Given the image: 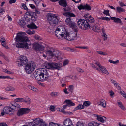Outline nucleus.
I'll return each instance as SVG.
<instances>
[{"instance_id": "1", "label": "nucleus", "mask_w": 126, "mask_h": 126, "mask_svg": "<svg viewBox=\"0 0 126 126\" xmlns=\"http://www.w3.org/2000/svg\"><path fill=\"white\" fill-rule=\"evenodd\" d=\"M25 33L24 32H22L17 34V36L15 38V40L18 42L16 45L17 47L28 49L29 44L27 42H29V41L27 37L22 35Z\"/></svg>"}, {"instance_id": "2", "label": "nucleus", "mask_w": 126, "mask_h": 126, "mask_svg": "<svg viewBox=\"0 0 126 126\" xmlns=\"http://www.w3.org/2000/svg\"><path fill=\"white\" fill-rule=\"evenodd\" d=\"M34 76L36 80L42 81L46 80L49 77L47 70L44 68H40L36 70L34 73Z\"/></svg>"}, {"instance_id": "3", "label": "nucleus", "mask_w": 126, "mask_h": 126, "mask_svg": "<svg viewBox=\"0 0 126 126\" xmlns=\"http://www.w3.org/2000/svg\"><path fill=\"white\" fill-rule=\"evenodd\" d=\"M67 32L66 29L63 26L58 27L55 32V34L58 38L63 39V37Z\"/></svg>"}, {"instance_id": "4", "label": "nucleus", "mask_w": 126, "mask_h": 126, "mask_svg": "<svg viewBox=\"0 0 126 126\" xmlns=\"http://www.w3.org/2000/svg\"><path fill=\"white\" fill-rule=\"evenodd\" d=\"M47 18L49 23L52 26H55L56 25L59 21L57 17L52 14H48Z\"/></svg>"}, {"instance_id": "5", "label": "nucleus", "mask_w": 126, "mask_h": 126, "mask_svg": "<svg viewBox=\"0 0 126 126\" xmlns=\"http://www.w3.org/2000/svg\"><path fill=\"white\" fill-rule=\"evenodd\" d=\"M35 67V64L33 61L29 62L25 66V71L27 73L31 74L34 70Z\"/></svg>"}, {"instance_id": "6", "label": "nucleus", "mask_w": 126, "mask_h": 126, "mask_svg": "<svg viewBox=\"0 0 126 126\" xmlns=\"http://www.w3.org/2000/svg\"><path fill=\"white\" fill-rule=\"evenodd\" d=\"M65 22L66 24L71 28L73 30L76 32L78 31V28L74 22L73 19L71 17L67 18Z\"/></svg>"}, {"instance_id": "7", "label": "nucleus", "mask_w": 126, "mask_h": 126, "mask_svg": "<svg viewBox=\"0 0 126 126\" xmlns=\"http://www.w3.org/2000/svg\"><path fill=\"white\" fill-rule=\"evenodd\" d=\"M78 25L81 29L85 30L90 27V25L87 20L84 19H79L77 22Z\"/></svg>"}, {"instance_id": "8", "label": "nucleus", "mask_w": 126, "mask_h": 126, "mask_svg": "<svg viewBox=\"0 0 126 126\" xmlns=\"http://www.w3.org/2000/svg\"><path fill=\"white\" fill-rule=\"evenodd\" d=\"M28 60L26 57L21 56L20 58L18 60L16 63L18 66H21L27 64L28 63Z\"/></svg>"}, {"instance_id": "9", "label": "nucleus", "mask_w": 126, "mask_h": 126, "mask_svg": "<svg viewBox=\"0 0 126 126\" xmlns=\"http://www.w3.org/2000/svg\"><path fill=\"white\" fill-rule=\"evenodd\" d=\"M94 63L100 68L99 69V70L98 71L107 75L109 74V73L107 69L104 67L101 66L99 62L95 61Z\"/></svg>"}, {"instance_id": "10", "label": "nucleus", "mask_w": 126, "mask_h": 126, "mask_svg": "<svg viewBox=\"0 0 126 126\" xmlns=\"http://www.w3.org/2000/svg\"><path fill=\"white\" fill-rule=\"evenodd\" d=\"M30 109L28 108H21L19 109L17 113V115L19 116H21L29 112Z\"/></svg>"}, {"instance_id": "11", "label": "nucleus", "mask_w": 126, "mask_h": 126, "mask_svg": "<svg viewBox=\"0 0 126 126\" xmlns=\"http://www.w3.org/2000/svg\"><path fill=\"white\" fill-rule=\"evenodd\" d=\"M33 48L36 52H39L44 50V47L41 44L35 43L33 44Z\"/></svg>"}, {"instance_id": "12", "label": "nucleus", "mask_w": 126, "mask_h": 126, "mask_svg": "<svg viewBox=\"0 0 126 126\" xmlns=\"http://www.w3.org/2000/svg\"><path fill=\"white\" fill-rule=\"evenodd\" d=\"M12 111L11 107L6 106L4 108L1 110V115L3 116L5 113L7 114H8L10 112H12Z\"/></svg>"}, {"instance_id": "13", "label": "nucleus", "mask_w": 126, "mask_h": 126, "mask_svg": "<svg viewBox=\"0 0 126 126\" xmlns=\"http://www.w3.org/2000/svg\"><path fill=\"white\" fill-rule=\"evenodd\" d=\"M53 63H50L48 62H45L43 64V66L48 69L53 70Z\"/></svg>"}, {"instance_id": "14", "label": "nucleus", "mask_w": 126, "mask_h": 126, "mask_svg": "<svg viewBox=\"0 0 126 126\" xmlns=\"http://www.w3.org/2000/svg\"><path fill=\"white\" fill-rule=\"evenodd\" d=\"M78 8L80 10L81 9H86L89 11L91 9L90 6L87 4L84 5H83L82 4H80V5L78 6Z\"/></svg>"}, {"instance_id": "15", "label": "nucleus", "mask_w": 126, "mask_h": 126, "mask_svg": "<svg viewBox=\"0 0 126 126\" xmlns=\"http://www.w3.org/2000/svg\"><path fill=\"white\" fill-rule=\"evenodd\" d=\"M84 16L86 18H88V19L87 22L89 25H90V27H88L90 28V23H93L94 21V18L91 17V16L89 15L88 14L86 15H85Z\"/></svg>"}, {"instance_id": "16", "label": "nucleus", "mask_w": 126, "mask_h": 126, "mask_svg": "<svg viewBox=\"0 0 126 126\" xmlns=\"http://www.w3.org/2000/svg\"><path fill=\"white\" fill-rule=\"evenodd\" d=\"M90 27L92 28V30L93 31L95 32H98L100 29V26L98 24H96L92 26H91Z\"/></svg>"}, {"instance_id": "17", "label": "nucleus", "mask_w": 126, "mask_h": 126, "mask_svg": "<svg viewBox=\"0 0 126 126\" xmlns=\"http://www.w3.org/2000/svg\"><path fill=\"white\" fill-rule=\"evenodd\" d=\"M96 117H97L96 119L98 121H100L102 123L104 122L107 119V118L105 117L102 116L100 115H96Z\"/></svg>"}, {"instance_id": "18", "label": "nucleus", "mask_w": 126, "mask_h": 126, "mask_svg": "<svg viewBox=\"0 0 126 126\" xmlns=\"http://www.w3.org/2000/svg\"><path fill=\"white\" fill-rule=\"evenodd\" d=\"M97 104L99 106H102L104 108L106 107V103L105 101L103 99L100 100L97 103Z\"/></svg>"}, {"instance_id": "19", "label": "nucleus", "mask_w": 126, "mask_h": 126, "mask_svg": "<svg viewBox=\"0 0 126 126\" xmlns=\"http://www.w3.org/2000/svg\"><path fill=\"white\" fill-rule=\"evenodd\" d=\"M53 70L57 69L59 70L62 66V64L60 63H53Z\"/></svg>"}, {"instance_id": "20", "label": "nucleus", "mask_w": 126, "mask_h": 126, "mask_svg": "<svg viewBox=\"0 0 126 126\" xmlns=\"http://www.w3.org/2000/svg\"><path fill=\"white\" fill-rule=\"evenodd\" d=\"M74 32H72L71 33H70V36L71 37V40L76 39H77V32H76L74 30Z\"/></svg>"}, {"instance_id": "21", "label": "nucleus", "mask_w": 126, "mask_h": 126, "mask_svg": "<svg viewBox=\"0 0 126 126\" xmlns=\"http://www.w3.org/2000/svg\"><path fill=\"white\" fill-rule=\"evenodd\" d=\"M110 19L111 20H113V22L116 23H119L122 24V22L121 20L118 18L115 17H111Z\"/></svg>"}, {"instance_id": "22", "label": "nucleus", "mask_w": 126, "mask_h": 126, "mask_svg": "<svg viewBox=\"0 0 126 126\" xmlns=\"http://www.w3.org/2000/svg\"><path fill=\"white\" fill-rule=\"evenodd\" d=\"M58 2L60 5L63 7H66L67 5L66 0H60Z\"/></svg>"}, {"instance_id": "23", "label": "nucleus", "mask_w": 126, "mask_h": 126, "mask_svg": "<svg viewBox=\"0 0 126 126\" xmlns=\"http://www.w3.org/2000/svg\"><path fill=\"white\" fill-rule=\"evenodd\" d=\"M63 15L66 17H75V15L73 13L70 12H66L63 13Z\"/></svg>"}, {"instance_id": "24", "label": "nucleus", "mask_w": 126, "mask_h": 126, "mask_svg": "<svg viewBox=\"0 0 126 126\" xmlns=\"http://www.w3.org/2000/svg\"><path fill=\"white\" fill-rule=\"evenodd\" d=\"M27 26L28 28L32 29H36L37 28V27L33 23L28 24L27 25Z\"/></svg>"}, {"instance_id": "25", "label": "nucleus", "mask_w": 126, "mask_h": 126, "mask_svg": "<svg viewBox=\"0 0 126 126\" xmlns=\"http://www.w3.org/2000/svg\"><path fill=\"white\" fill-rule=\"evenodd\" d=\"M64 103L67 104L68 106H74L75 104L73 103L72 101L69 100H66L64 101Z\"/></svg>"}, {"instance_id": "26", "label": "nucleus", "mask_w": 126, "mask_h": 126, "mask_svg": "<svg viewBox=\"0 0 126 126\" xmlns=\"http://www.w3.org/2000/svg\"><path fill=\"white\" fill-rule=\"evenodd\" d=\"M101 125V123L99 124L95 122H92L88 124V126H99V125Z\"/></svg>"}, {"instance_id": "27", "label": "nucleus", "mask_w": 126, "mask_h": 126, "mask_svg": "<svg viewBox=\"0 0 126 126\" xmlns=\"http://www.w3.org/2000/svg\"><path fill=\"white\" fill-rule=\"evenodd\" d=\"M53 50H49L46 51V53L48 55L51 56V57L54 56L53 53Z\"/></svg>"}, {"instance_id": "28", "label": "nucleus", "mask_w": 126, "mask_h": 126, "mask_svg": "<svg viewBox=\"0 0 126 126\" xmlns=\"http://www.w3.org/2000/svg\"><path fill=\"white\" fill-rule=\"evenodd\" d=\"M65 35H64V37H63V39H65L71 41L70 33H69L67 32Z\"/></svg>"}, {"instance_id": "29", "label": "nucleus", "mask_w": 126, "mask_h": 126, "mask_svg": "<svg viewBox=\"0 0 126 126\" xmlns=\"http://www.w3.org/2000/svg\"><path fill=\"white\" fill-rule=\"evenodd\" d=\"M84 108V106L83 105L79 104L78 105L77 107L75 108L74 110V111H76L78 110L79 109H83Z\"/></svg>"}, {"instance_id": "30", "label": "nucleus", "mask_w": 126, "mask_h": 126, "mask_svg": "<svg viewBox=\"0 0 126 126\" xmlns=\"http://www.w3.org/2000/svg\"><path fill=\"white\" fill-rule=\"evenodd\" d=\"M16 103L14 102L12 103L10 105V106L12 110H16Z\"/></svg>"}, {"instance_id": "31", "label": "nucleus", "mask_w": 126, "mask_h": 126, "mask_svg": "<svg viewBox=\"0 0 126 126\" xmlns=\"http://www.w3.org/2000/svg\"><path fill=\"white\" fill-rule=\"evenodd\" d=\"M53 53L54 56H55L57 57H58L61 55V53L58 51L55 50H53Z\"/></svg>"}, {"instance_id": "32", "label": "nucleus", "mask_w": 126, "mask_h": 126, "mask_svg": "<svg viewBox=\"0 0 126 126\" xmlns=\"http://www.w3.org/2000/svg\"><path fill=\"white\" fill-rule=\"evenodd\" d=\"M50 94L52 97H56L59 95V93L56 92H53L51 93Z\"/></svg>"}, {"instance_id": "33", "label": "nucleus", "mask_w": 126, "mask_h": 126, "mask_svg": "<svg viewBox=\"0 0 126 126\" xmlns=\"http://www.w3.org/2000/svg\"><path fill=\"white\" fill-rule=\"evenodd\" d=\"M117 104L119 106L122 110H124L125 107L123 105L121 102L120 101H118Z\"/></svg>"}, {"instance_id": "34", "label": "nucleus", "mask_w": 126, "mask_h": 126, "mask_svg": "<svg viewBox=\"0 0 126 126\" xmlns=\"http://www.w3.org/2000/svg\"><path fill=\"white\" fill-rule=\"evenodd\" d=\"M116 10L117 12L119 13L124 12L125 11V9L120 7H116Z\"/></svg>"}, {"instance_id": "35", "label": "nucleus", "mask_w": 126, "mask_h": 126, "mask_svg": "<svg viewBox=\"0 0 126 126\" xmlns=\"http://www.w3.org/2000/svg\"><path fill=\"white\" fill-rule=\"evenodd\" d=\"M118 92L122 94L124 97L126 98V94L124 91L121 89L118 90Z\"/></svg>"}, {"instance_id": "36", "label": "nucleus", "mask_w": 126, "mask_h": 126, "mask_svg": "<svg viewBox=\"0 0 126 126\" xmlns=\"http://www.w3.org/2000/svg\"><path fill=\"white\" fill-rule=\"evenodd\" d=\"M31 102V99L28 97H26L25 99H24V102L28 104H30Z\"/></svg>"}, {"instance_id": "37", "label": "nucleus", "mask_w": 126, "mask_h": 126, "mask_svg": "<svg viewBox=\"0 0 126 126\" xmlns=\"http://www.w3.org/2000/svg\"><path fill=\"white\" fill-rule=\"evenodd\" d=\"M76 126H84V124L82 122L78 121L77 123Z\"/></svg>"}, {"instance_id": "38", "label": "nucleus", "mask_w": 126, "mask_h": 126, "mask_svg": "<svg viewBox=\"0 0 126 126\" xmlns=\"http://www.w3.org/2000/svg\"><path fill=\"white\" fill-rule=\"evenodd\" d=\"M24 99L23 98H18L16 99V101L17 102H24Z\"/></svg>"}, {"instance_id": "39", "label": "nucleus", "mask_w": 126, "mask_h": 126, "mask_svg": "<svg viewBox=\"0 0 126 126\" xmlns=\"http://www.w3.org/2000/svg\"><path fill=\"white\" fill-rule=\"evenodd\" d=\"M19 24L21 26L24 25L26 24L25 21L24 20H19Z\"/></svg>"}, {"instance_id": "40", "label": "nucleus", "mask_w": 126, "mask_h": 126, "mask_svg": "<svg viewBox=\"0 0 126 126\" xmlns=\"http://www.w3.org/2000/svg\"><path fill=\"white\" fill-rule=\"evenodd\" d=\"M91 104V103L90 101H85L83 103V104L84 106L86 107H87L89 106Z\"/></svg>"}, {"instance_id": "41", "label": "nucleus", "mask_w": 126, "mask_h": 126, "mask_svg": "<svg viewBox=\"0 0 126 126\" xmlns=\"http://www.w3.org/2000/svg\"><path fill=\"white\" fill-rule=\"evenodd\" d=\"M109 61L111 63L115 64L118 63L119 62V61L118 60L115 61L111 60L109 59Z\"/></svg>"}, {"instance_id": "42", "label": "nucleus", "mask_w": 126, "mask_h": 126, "mask_svg": "<svg viewBox=\"0 0 126 126\" xmlns=\"http://www.w3.org/2000/svg\"><path fill=\"white\" fill-rule=\"evenodd\" d=\"M26 33L32 35L34 34L35 32L34 31H30L29 30H28L26 31Z\"/></svg>"}, {"instance_id": "43", "label": "nucleus", "mask_w": 126, "mask_h": 126, "mask_svg": "<svg viewBox=\"0 0 126 126\" xmlns=\"http://www.w3.org/2000/svg\"><path fill=\"white\" fill-rule=\"evenodd\" d=\"M109 12V10H104L103 13L104 14L106 15L107 16H110Z\"/></svg>"}, {"instance_id": "44", "label": "nucleus", "mask_w": 126, "mask_h": 126, "mask_svg": "<svg viewBox=\"0 0 126 126\" xmlns=\"http://www.w3.org/2000/svg\"><path fill=\"white\" fill-rule=\"evenodd\" d=\"M74 86L73 85H70L69 86L68 90L71 92H72Z\"/></svg>"}, {"instance_id": "45", "label": "nucleus", "mask_w": 126, "mask_h": 126, "mask_svg": "<svg viewBox=\"0 0 126 126\" xmlns=\"http://www.w3.org/2000/svg\"><path fill=\"white\" fill-rule=\"evenodd\" d=\"M97 52L100 55H107L108 54L107 53L104 52L102 51H97Z\"/></svg>"}, {"instance_id": "46", "label": "nucleus", "mask_w": 126, "mask_h": 126, "mask_svg": "<svg viewBox=\"0 0 126 126\" xmlns=\"http://www.w3.org/2000/svg\"><path fill=\"white\" fill-rule=\"evenodd\" d=\"M100 19L103 20H105L108 21H109L110 20V18L106 17H103L100 18Z\"/></svg>"}, {"instance_id": "47", "label": "nucleus", "mask_w": 126, "mask_h": 126, "mask_svg": "<svg viewBox=\"0 0 126 126\" xmlns=\"http://www.w3.org/2000/svg\"><path fill=\"white\" fill-rule=\"evenodd\" d=\"M90 65L94 69L97 70H99V68H98L96 66H95L94 64L91 63L90 64Z\"/></svg>"}, {"instance_id": "48", "label": "nucleus", "mask_w": 126, "mask_h": 126, "mask_svg": "<svg viewBox=\"0 0 126 126\" xmlns=\"http://www.w3.org/2000/svg\"><path fill=\"white\" fill-rule=\"evenodd\" d=\"M1 44L2 46L5 47L6 48H8V47L7 46H6V42H2Z\"/></svg>"}, {"instance_id": "49", "label": "nucleus", "mask_w": 126, "mask_h": 126, "mask_svg": "<svg viewBox=\"0 0 126 126\" xmlns=\"http://www.w3.org/2000/svg\"><path fill=\"white\" fill-rule=\"evenodd\" d=\"M114 85L118 89V90L121 89V87L118 83H117Z\"/></svg>"}, {"instance_id": "50", "label": "nucleus", "mask_w": 126, "mask_h": 126, "mask_svg": "<svg viewBox=\"0 0 126 126\" xmlns=\"http://www.w3.org/2000/svg\"><path fill=\"white\" fill-rule=\"evenodd\" d=\"M102 36L104 37V40L105 41L107 40V35L105 33H104Z\"/></svg>"}, {"instance_id": "51", "label": "nucleus", "mask_w": 126, "mask_h": 126, "mask_svg": "<svg viewBox=\"0 0 126 126\" xmlns=\"http://www.w3.org/2000/svg\"><path fill=\"white\" fill-rule=\"evenodd\" d=\"M33 0L34 1L36 5L39 4L40 1V0Z\"/></svg>"}, {"instance_id": "52", "label": "nucleus", "mask_w": 126, "mask_h": 126, "mask_svg": "<svg viewBox=\"0 0 126 126\" xmlns=\"http://www.w3.org/2000/svg\"><path fill=\"white\" fill-rule=\"evenodd\" d=\"M0 99H1L4 100H9V98H7L0 96Z\"/></svg>"}, {"instance_id": "53", "label": "nucleus", "mask_w": 126, "mask_h": 126, "mask_svg": "<svg viewBox=\"0 0 126 126\" xmlns=\"http://www.w3.org/2000/svg\"><path fill=\"white\" fill-rule=\"evenodd\" d=\"M110 94V96L111 97H113V95L114 94V92H113L112 91H110L109 92Z\"/></svg>"}, {"instance_id": "54", "label": "nucleus", "mask_w": 126, "mask_h": 126, "mask_svg": "<svg viewBox=\"0 0 126 126\" xmlns=\"http://www.w3.org/2000/svg\"><path fill=\"white\" fill-rule=\"evenodd\" d=\"M55 107L53 106H51L50 107V109L51 111H52L55 110Z\"/></svg>"}, {"instance_id": "55", "label": "nucleus", "mask_w": 126, "mask_h": 126, "mask_svg": "<svg viewBox=\"0 0 126 126\" xmlns=\"http://www.w3.org/2000/svg\"><path fill=\"white\" fill-rule=\"evenodd\" d=\"M22 6L23 7V8L25 10H28V9L26 5L25 4H22Z\"/></svg>"}, {"instance_id": "56", "label": "nucleus", "mask_w": 126, "mask_h": 126, "mask_svg": "<svg viewBox=\"0 0 126 126\" xmlns=\"http://www.w3.org/2000/svg\"><path fill=\"white\" fill-rule=\"evenodd\" d=\"M16 0H10L9 2V3L10 4H12L13 3H14L16 2Z\"/></svg>"}, {"instance_id": "57", "label": "nucleus", "mask_w": 126, "mask_h": 126, "mask_svg": "<svg viewBox=\"0 0 126 126\" xmlns=\"http://www.w3.org/2000/svg\"><path fill=\"white\" fill-rule=\"evenodd\" d=\"M77 70L79 72H80L82 73L84 72V71L82 69L79 68H77Z\"/></svg>"}, {"instance_id": "58", "label": "nucleus", "mask_w": 126, "mask_h": 126, "mask_svg": "<svg viewBox=\"0 0 126 126\" xmlns=\"http://www.w3.org/2000/svg\"><path fill=\"white\" fill-rule=\"evenodd\" d=\"M6 40L4 38V37H2L1 39H0V41L1 42H6Z\"/></svg>"}, {"instance_id": "59", "label": "nucleus", "mask_w": 126, "mask_h": 126, "mask_svg": "<svg viewBox=\"0 0 126 126\" xmlns=\"http://www.w3.org/2000/svg\"><path fill=\"white\" fill-rule=\"evenodd\" d=\"M68 61L67 60L65 61L63 63V65L64 66L65 65H67L68 63Z\"/></svg>"}, {"instance_id": "60", "label": "nucleus", "mask_w": 126, "mask_h": 126, "mask_svg": "<svg viewBox=\"0 0 126 126\" xmlns=\"http://www.w3.org/2000/svg\"><path fill=\"white\" fill-rule=\"evenodd\" d=\"M0 126H8L4 123H0Z\"/></svg>"}, {"instance_id": "61", "label": "nucleus", "mask_w": 126, "mask_h": 126, "mask_svg": "<svg viewBox=\"0 0 126 126\" xmlns=\"http://www.w3.org/2000/svg\"><path fill=\"white\" fill-rule=\"evenodd\" d=\"M119 3L120 6L121 7H123L124 6H126V5L122 2H120Z\"/></svg>"}, {"instance_id": "62", "label": "nucleus", "mask_w": 126, "mask_h": 126, "mask_svg": "<svg viewBox=\"0 0 126 126\" xmlns=\"http://www.w3.org/2000/svg\"><path fill=\"white\" fill-rule=\"evenodd\" d=\"M29 5L30 7L34 9L35 8V6L33 4H30Z\"/></svg>"}, {"instance_id": "63", "label": "nucleus", "mask_w": 126, "mask_h": 126, "mask_svg": "<svg viewBox=\"0 0 126 126\" xmlns=\"http://www.w3.org/2000/svg\"><path fill=\"white\" fill-rule=\"evenodd\" d=\"M33 13H34V12H27L26 13L28 15L31 16V14L32 13V14Z\"/></svg>"}, {"instance_id": "64", "label": "nucleus", "mask_w": 126, "mask_h": 126, "mask_svg": "<svg viewBox=\"0 0 126 126\" xmlns=\"http://www.w3.org/2000/svg\"><path fill=\"white\" fill-rule=\"evenodd\" d=\"M33 91L35 92H37L38 91V89L34 87H33V88H32V89Z\"/></svg>"}]
</instances>
